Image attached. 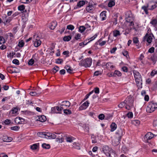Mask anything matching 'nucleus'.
Listing matches in <instances>:
<instances>
[{
	"label": "nucleus",
	"mask_w": 157,
	"mask_h": 157,
	"mask_svg": "<svg viewBox=\"0 0 157 157\" xmlns=\"http://www.w3.org/2000/svg\"><path fill=\"white\" fill-rule=\"evenodd\" d=\"M59 67L57 66H56L52 69V72L54 73H55L57 72L59 70Z\"/></svg>",
	"instance_id": "obj_44"
},
{
	"label": "nucleus",
	"mask_w": 157,
	"mask_h": 157,
	"mask_svg": "<svg viewBox=\"0 0 157 157\" xmlns=\"http://www.w3.org/2000/svg\"><path fill=\"white\" fill-rule=\"evenodd\" d=\"M41 93V92H37L36 91H32L29 93V94L30 95L34 96H39Z\"/></svg>",
	"instance_id": "obj_23"
},
{
	"label": "nucleus",
	"mask_w": 157,
	"mask_h": 157,
	"mask_svg": "<svg viewBox=\"0 0 157 157\" xmlns=\"http://www.w3.org/2000/svg\"><path fill=\"white\" fill-rule=\"evenodd\" d=\"M121 70L124 72H127L128 71V68L126 66H123L122 67Z\"/></svg>",
	"instance_id": "obj_55"
},
{
	"label": "nucleus",
	"mask_w": 157,
	"mask_h": 157,
	"mask_svg": "<svg viewBox=\"0 0 157 157\" xmlns=\"http://www.w3.org/2000/svg\"><path fill=\"white\" fill-rule=\"evenodd\" d=\"M39 146V144H35L30 146V148L32 150L36 149Z\"/></svg>",
	"instance_id": "obj_24"
},
{
	"label": "nucleus",
	"mask_w": 157,
	"mask_h": 157,
	"mask_svg": "<svg viewBox=\"0 0 157 157\" xmlns=\"http://www.w3.org/2000/svg\"><path fill=\"white\" fill-rule=\"evenodd\" d=\"M89 104L90 103L88 101H86L80 106L79 107V109L82 110L86 109L88 106Z\"/></svg>",
	"instance_id": "obj_12"
},
{
	"label": "nucleus",
	"mask_w": 157,
	"mask_h": 157,
	"mask_svg": "<svg viewBox=\"0 0 157 157\" xmlns=\"http://www.w3.org/2000/svg\"><path fill=\"white\" fill-rule=\"evenodd\" d=\"M122 53L124 56H126L127 58L128 56H129L128 52L126 51H125L122 52Z\"/></svg>",
	"instance_id": "obj_62"
},
{
	"label": "nucleus",
	"mask_w": 157,
	"mask_h": 157,
	"mask_svg": "<svg viewBox=\"0 0 157 157\" xmlns=\"http://www.w3.org/2000/svg\"><path fill=\"white\" fill-rule=\"evenodd\" d=\"M51 113H60L59 112H57L56 110V106L52 107L51 108Z\"/></svg>",
	"instance_id": "obj_34"
},
{
	"label": "nucleus",
	"mask_w": 157,
	"mask_h": 157,
	"mask_svg": "<svg viewBox=\"0 0 157 157\" xmlns=\"http://www.w3.org/2000/svg\"><path fill=\"white\" fill-rule=\"evenodd\" d=\"M102 151L107 156L109 157H111V154L114 153L112 149L107 145H105L103 147Z\"/></svg>",
	"instance_id": "obj_4"
},
{
	"label": "nucleus",
	"mask_w": 157,
	"mask_h": 157,
	"mask_svg": "<svg viewBox=\"0 0 157 157\" xmlns=\"http://www.w3.org/2000/svg\"><path fill=\"white\" fill-rule=\"evenodd\" d=\"M73 147L77 149H80V144L78 143H74L73 144Z\"/></svg>",
	"instance_id": "obj_41"
},
{
	"label": "nucleus",
	"mask_w": 157,
	"mask_h": 157,
	"mask_svg": "<svg viewBox=\"0 0 157 157\" xmlns=\"http://www.w3.org/2000/svg\"><path fill=\"white\" fill-rule=\"evenodd\" d=\"M152 36L150 34L147 33L143 38V41H146L148 43L150 44L152 40Z\"/></svg>",
	"instance_id": "obj_8"
},
{
	"label": "nucleus",
	"mask_w": 157,
	"mask_h": 157,
	"mask_svg": "<svg viewBox=\"0 0 157 157\" xmlns=\"http://www.w3.org/2000/svg\"><path fill=\"white\" fill-rule=\"evenodd\" d=\"M151 59L153 62H156L157 60V57L156 56H155L154 55L152 56L151 57Z\"/></svg>",
	"instance_id": "obj_60"
},
{
	"label": "nucleus",
	"mask_w": 157,
	"mask_h": 157,
	"mask_svg": "<svg viewBox=\"0 0 157 157\" xmlns=\"http://www.w3.org/2000/svg\"><path fill=\"white\" fill-rule=\"evenodd\" d=\"M57 22L56 21H52L50 24V28L51 29L53 30L55 29L57 25Z\"/></svg>",
	"instance_id": "obj_21"
},
{
	"label": "nucleus",
	"mask_w": 157,
	"mask_h": 157,
	"mask_svg": "<svg viewBox=\"0 0 157 157\" xmlns=\"http://www.w3.org/2000/svg\"><path fill=\"white\" fill-rule=\"evenodd\" d=\"M114 74L118 76H121V73L118 71H115Z\"/></svg>",
	"instance_id": "obj_61"
},
{
	"label": "nucleus",
	"mask_w": 157,
	"mask_h": 157,
	"mask_svg": "<svg viewBox=\"0 0 157 157\" xmlns=\"http://www.w3.org/2000/svg\"><path fill=\"white\" fill-rule=\"evenodd\" d=\"M24 42L22 40H21L18 42V45L20 47H22L24 46Z\"/></svg>",
	"instance_id": "obj_49"
},
{
	"label": "nucleus",
	"mask_w": 157,
	"mask_h": 157,
	"mask_svg": "<svg viewBox=\"0 0 157 157\" xmlns=\"http://www.w3.org/2000/svg\"><path fill=\"white\" fill-rule=\"evenodd\" d=\"M106 67L107 69L109 70H112L115 67V66L112 65V63L110 62L106 64Z\"/></svg>",
	"instance_id": "obj_16"
},
{
	"label": "nucleus",
	"mask_w": 157,
	"mask_h": 157,
	"mask_svg": "<svg viewBox=\"0 0 157 157\" xmlns=\"http://www.w3.org/2000/svg\"><path fill=\"white\" fill-rule=\"evenodd\" d=\"M34 63V60L33 59H30L28 62V64L29 65H32Z\"/></svg>",
	"instance_id": "obj_52"
},
{
	"label": "nucleus",
	"mask_w": 157,
	"mask_h": 157,
	"mask_svg": "<svg viewBox=\"0 0 157 157\" xmlns=\"http://www.w3.org/2000/svg\"><path fill=\"white\" fill-rule=\"evenodd\" d=\"M105 115L103 114H100L98 116V118L100 120H103L105 118Z\"/></svg>",
	"instance_id": "obj_58"
},
{
	"label": "nucleus",
	"mask_w": 157,
	"mask_h": 157,
	"mask_svg": "<svg viewBox=\"0 0 157 157\" xmlns=\"http://www.w3.org/2000/svg\"><path fill=\"white\" fill-rule=\"evenodd\" d=\"M133 99L131 96H128L124 101L126 105V109L129 110L133 107Z\"/></svg>",
	"instance_id": "obj_2"
},
{
	"label": "nucleus",
	"mask_w": 157,
	"mask_h": 157,
	"mask_svg": "<svg viewBox=\"0 0 157 157\" xmlns=\"http://www.w3.org/2000/svg\"><path fill=\"white\" fill-rule=\"evenodd\" d=\"M157 136V135H155L151 132H147L145 136V137H154Z\"/></svg>",
	"instance_id": "obj_19"
},
{
	"label": "nucleus",
	"mask_w": 157,
	"mask_h": 157,
	"mask_svg": "<svg viewBox=\"0 0 157 157\" xmlns=\"http://www.w3.org/2000/svg\"><path fill=\"white\" fill-rule=\"evenodd\" d=\"M13 63L16 65H18L19 64V61L17 59H14L12 61Z\"/></svg>",
	"instance_id": "obj_56"
},
{
	"label": "nucleus",
	"mask_w": 157,
	"mask_h": 157,
	"mask_svg": "<svg viewBox=\"0 0 157 157\" xmlns=\"http://www.w3.org/2000/svg\"><path fill=\"white\" fill-rule=\"evenodd\" d=\"M61 106L63 107V109H67L70 105L71 103L68 101H63L60 104Z\"/></svg>",
	"instance_id": "obj_10"
},
{
	"label": "nucleus",
	"mask_w": 157,
	"mask_h": 157,
	"mask_svg": "<svg viewBox=\"0 0 157 157\" xmlns=\"http://www.w3.org/2000/svg\"><path fill=\"white\" fill-rule=\"evenodd\" d=\"M125 19L127 22H130L131 21H134V18L131 11H128L126 13Z\"/></svg>",
	"instance_id": "obj_6"
},
{
	"label": "nucleus",
	"mask_w": 157,
	"mask_h": 157,
	"mask_svg": "<svg viewBox=\"0 0 157 157\" xmlns=\"http://www.w3.org/2000/svg\"><path fill=\"white\" fill-rule=\"evenodd\" d=\"M116 134L118 135L119 137H121L123 135V132L122 130L121 129L118 131L116 132Z\"/></svg>",
	"instance_id": "obj_31"
},
{
	"label": "nucleus",
	"mask_w": 157,
	"mask_h": 157,
	"mask_svg": "<svg viewBox=\"0 0 157 157\" xmlns=\"http://www.w3.org/2000/svg\"><path fill=\"white\" fill-rule=\"evenodd\" d=\"M56 107L57 112H59L60 113V111L63 109V107L61 106L60 104H59V106H56Z\"/></svg>",
	"instance_id": "obj_39"
},
{
	"label": "nucleus",
	"mask_w": 157,
	"mask_h": 157,
	"mask_svg": "<svg viewBox=\"0 0 157 157\" xmlns=\"http://www.w3.org/2000/svg\"><path fill=\"white\" fill-rule=\"evenodd\" d=\"M126 116L128 118H132L133 117V114L132 112H129L127 113Z\"/></svg>",
	"instance_id": "obj_50"
},
{
	"label": "nucleus",
	"mask_w": 157,
	"mask_h": 157,
	"mask_svg": "<svg viewBox=\"0 0 157 157\" xmlns=\"http://www.w3.org/2000/svg\"><path fill=\"white\" fill-rule=\"evenodd\" d=\"M118 107L120 108H122L124 107V106L126 108V105L124 101L121 102L118 105Z\"/></svg>",
	"instance_id": "obj_40"
},
{
	"label": "nucleus",
	"mask_w": 157,
	"mask_h": 157,
	"mask_svg": "<svg viewBox=\"0 0 157 157\" xmlns=\"http://www.w3.org/2000/svg\"><path fill=\"white\" fill-rule=\"evenodd\" d=\"M85 4V2L83 0L80 1L78 2L76 6V9L79 8L83 6Z\"/></svg>",
	"instance_id": "obj_15"
},
{
	"label": "nucleus",
	"mask_w": 157,
	"mask_h": 157,
	"mask_svg": "<svg viewBox=\"0 0 157 157\" xmlns=\"http://www.w3.org/2000/svg\"><path fill=\"white\" fill-rule=\"evenodd\" d=\"M157 74V71L153 70L151 72V75L152 76H154L155 75Z\"/></svg>",
	"instance_id": "obj_64"
},
{
	"label": "nucleus",
	"mask_w": 157,
	"mask_h": 157,
	"mask_svg": "<svg viewBox=\"0 0 157 157\" xmlns=\"http://www.w3.org/2000/svg\"><path fill=\"white\" fill-rule=\"evenodd\" d=\"M71 39V36L70 35L65 36L63 37V40L65 41H68Z\"/></svg>",
	"instance_id": "obj_28"
},
{
	"label": "nucleus",
	"mask_w": 157,
	"mask_h": 157,
	"mask_svg": "<svg viewBox=\"0 0 157 157\" xmlns=\"http://www.w3.org/2000/svg\"><path fill=\"white\" fill-rule=\"evenodd\" d=\"M39 121L41 122H44L46 120V118L44 115H42L39 118Z\"/></svg>",
	"instance_id": "obj_32"
},
{
	"label": "nucleus",
	"mask_w": 157,
	"mask_h": 157,
	"mask_svg": "<svg viewBox=\"0 0 157 157\" xmlns=\"http://www.w3.org/2000/svg\"><path fill=\"white\" fill-rule=\"evenodd\" d=\"M121 151L124 153H125L128 151V149L126 147L123 146L122 147Z\"/></svg>",
	"instance_id": "obj_53"
},
{
	"label": "nucleus",
	"mask_w": 157,
	"mask_h": 157,
	"mask_svg": "<svg viewBox=\"0 0 157 157\" xmlns=\"http://www.w3.org/2000/svg\"><path fill=\"white\" fill-rule=\"evenodd\" d=\"M97 36V34L94 35L93 36L91 37L88 40H90L87 43H89L91 41L94 40Z\"/></svg>",
	"instance_id": "obj_57"
},
{
	"label": "nucleus",
	"mask_w": 157,
	"mask_h": 157,
	"mask_svg": "<svg viewBox=\"0 0 157 157\" xmlns=\"http://www.w3.org/2000/svg\"><path fill=\"white\" fill-rule=\"evenodd\" d=\"M133 74L136 83L138 88H141L142 85V79L140 73L137 71H133Z\"/></svg>",
	"instance_id": "obj_1"
},
{
	"label": "nucleus",
	"mask_w": 157,
	"mask_h": 157,
	"mask_svg": "<svg viewBox=\"0 0 157 157\" xmlns=\"http://www.w3.org/2000/svg\"><path fill=\"white\" fill-rule=\"evenodd\" d=\"M21 3H29L32 1V0H20Z\"/></svg>",
	"instance_id": "obj_47"
},
{
	"label": "nucleus",
	"mask_w": 157,
	"mask_h": 157,
	"mask_svg": "<svg viewBox=\"0 0 157 157\" xmlns=\"http://www.w3.org/2000/svg\"><path fill=\"white\" fill-rule=\"evenodd\" d=\"M93 6L92 5H90L86 7V10L88 12H91L93 10Z\"/></svg>",
	"instance_id": "obj_22"
},
{
	"label": "nucleus",
	"mask_w": 157,
	"mask_h": 157,
	"mask_svg": "<svg viewBox=\"0 0 157 157\" xmlns=\"http://www.w3.org/2000/svg\"><path fill=\"white\" fill-rule=\"evenodd\" d=\"M13 17L11 16L10 17H8L6 16L4 18V23L6 24L9 23L12 19Z\"/></svg>",
	"instance_id": "obj_17"
},
{
	"label": "nucleus",
	"mask_w": 157,
	"mask_h": 157,
	"mask_svg": "<svg viewBox=\"0 0 157 157\" xmlns=\"http://www.w3.org/2000/svg\"><path fill=\"white\" fill-rule=\"evenodd\" d=\"M101 40L100 39L98 41L99 44L101 46H102L104 45H105L106 43V41H103L102 42H101Z\"/></svg>",
	"instance_id": "obj_37"
},
{
	"label": "nucleus",
	"mask_w": 157,
	"mask_h": 157,
	"mask_svg": "<svg viewBox=\"0 0 157 157\" xmlns=\"http://www.w3.org/2000/svg\"><path fill=\"white\" fill-rule=\"evenodd\" d=\"M19 129L20 127L17 126H13L10 127V129L11 130L14 131H17Z\"/></svg>",
	"instance_id": "obj_42"
},
{
	"label": "nucleus",
	"mask_w": 157,
	"mask_h": 157,
	"mask_svg": "<svg viewBox=\"0 0 157 157\" xmlns=\"http://www.w3.org/2000/svg\"><path fill=\"white\" fill-rule=\"evenodd\" d=\"M92 60L90 58H87L81 61L80 64L86 67H90L92 64Z\"/></svg>",
	"instance_id": "obj_5"
},
{
	"label": "nucleus",
	"mask_w": 157,
	"mask_h": 157,
	"mask_svg": "<svg viewBox=\"0 0 157 157\" xmlns=\"http://www.w3.org/2000/svg\"><path fill=\"white\" fill-rule=\"evenodd\" d=\"M75 28L74 26L72 25H69L67 26V29L72 30H73Z\"/></svg>",
	"instance_id": "obj_48"
},
{
	"label": "nucleus",
	"mask_w": 157,
	"mask_h": 157,
	"mask_svg": "<svg viewBox=\"0 0 157 157\" xmlns=\"http://www.w3.org/2000/svg\"><path fill=\"white\" fill-rule=\"evenodd\" d=\"M21 120H23V118L20 117H17L15 119V122L16 123L20 124V121Z\"/></svg>",
	"instance_id": "obj_27"
},
{
	"label": "nucleus",
	"mask_w": 157,
	"mask_h": 157,
	"mask_svg": "<svg viewBox=\"0 0 157 157\" xmlns=\"http://www.w3.org/2000/svg\"><path fill=\"white\" fill-rule=\"evenodd\" d=\"M115 5V2L113 0H110L108 4L109 7H111L114 6Z\"/></svg>",
	"instance_id": "obj_26"
},
{
	"label": "nucleus",
	"mask_w": 157,
	"mask_h": 157,
	"mask_svg": "<svg viewBox=\"0 0 157 157\" xmlns=\"http://www.w3.org/2000/svg\"><path fill=\"white\" fill-rule=\"evenodd\" d=\"M121 138H114L112 140V144L113 145L116 146L117 145L120 143Z\"/></svg>",
	"instance_id": "obj_13"
},
{
	"label": "nucleus",
	"mask_w": 157,
	"mask_h": 157,
	"mask_svg": "<svg viewBox=\"0 0 157 157\" xmlns=\"http://www.w3.org/2000/svg\"><path fill=\"white\" fill-rule=\"evenodd\" d=\"M85 29V27L84 26H80L79 28L78 31L82 33L84 32Z\"/></svg>",
	"instance_id": "obj_38"
},
{
	"label": "nucleus",
	"mask_w": 157,
	"mask_h": 157,
	"mask_svg": "<svg viewBox=\"0 0 157 157\" xmlns=\"http://www.w3.org/2000/svg\"><path fill=\"white\" fill-rule=\"evenodd\" d=\"M63 138H56V141L59 143H61L63 141Z\"/></svg>",
	"instance_id": "obj_51"
},
{
	"label": "nucleus",
	"mask_w": 157,
	"mask_h": 157,
	"mask_svg": "<svg viewBox=\"0 0 157 157\" xmlns=\"http://www.w3.org/2000/svg\"><path fill=\"white\" fill-rule=\"evenodd\" d=\"M121 35L120 32L119 31L116 30L113 31V36H114L116 37L118 36H119Z\"/></svg>",
	"instance_id": "obj_25"
},
{
	"label": "nucleus",
	"mask_w": 157,
	"mask_h": 157,
	"mask_svg": "<svg viewBox=\"0 0 157 157\" xmlns=\"http://www.w3.org/2000/svg\"><path fill=\"white\" fill-rule=\"evenodd\" d=\"M52 133L46 132H39L37 133V136L40 137H44L47 136L51 137Z\"/></svg>",
	"instance_id": "obj_7"
},
{
	"label": "nucleus",
	"mask_w": 157,
	"mask_h": 157,
	"mask_svg": "<svg viewBox=\"0 0 157 157\" xmlns=\"http://www.w3.org/2000/svg\"><path fill=\"white\" fill-rule=\"evenodd\" d=\"M63 62V60L61 59L58 58L56 60V63L57 64H61Z\"/></svg>",
	"instance_id": "obj_54"
},
{
	"label": "nucleus",
	"mask_w": 157,
	"mask_h": 157,
	"mask_svg": "<svg viewBox=\"0 0 157 157\" xmlns=\"http://www.w3.org/2000/svg\"><path fill=\"white\" fill-rule=\"evenodd\" d=\"M6 42L4 38L2 36H0V44H4Z\"/></svg>",
	"instance_id": "obj_43"
},
{
	"label": "nucleus",
	"mask_w": 157,
	"mask_h": 157,
	"mask_svg": "<svg viewBox=\"0 0 157 157\" xmlns=\"http://www.w3.org/2000/svg\"><path fill=\"white\" fill-rule=\"evenodd\" d=\"M11 111L12 112V113H16L18 111V109L17 108L14 107L11 109Z\"/></svg>",
	"instance_id": "obj_59"
},
{
	"label": "nucleus",
	"mask_w": 157,
	"mask_h": 157,
	"mask_svg": "<svg viewBox=\"0 0 157 157\" xmlns=\"http://www.w3.org/2000/svg\"><path fill=\"white\" fill-rule=\"evenodd\" d=\"M56 134L52 133L51 137H70L68 136H66L65 135L62 133H55Z\"/></svg>",
	"instance_id": "obj_11"
},
{
	"label": "nucleus",
	"mask_w": 157,
	"mask_h": 157,
	"mask_svg": "<svg viewBox=\"0 0 157 157\" xmlns=\"http://www.w3.org/2000/svg\"><path fill=\"white\" fill-rule=\"evenodd\" d=\"M110 127L111 128V131L113 132L117 128V125L115 123H112L111 124Z\"/></svg>",
	"instance_id": "obj_20"
},
{
	"label": "nucleus",
	"mask_w": 157,
	"mask_h": 157,
	"mask_svg": "<svg viewBox=\"0 0 157 157\" xmlns=\"http://www.w3.org/2000/svg\"><path fill=\"white\" fill-rule=\"evenodd\" d=\"M2 140L4 142H9L11 141L12 140H14L13 138H2Z\"/></svg>",
	"instance_id": "obj_29"
},
{
	"label": "nucleus",
	"mask_w": 157,
	"mask_h": 157,
	"mask_svg": "<svg viewBox=\"0 0 157 157\" xmlns=\"http://www.w3.org/2000/svg\"><path fill=\"white\" fill-rule=\"evenodd\" d=\"M42 146L43 148L46 149H49L50 147V146L49 144H46L45 143L43 144Z\"/></svg>",
	"instance_id": "obj_35"
},
{
	"label": "nucleus",
	"mask_w": 157,
	"mask_h": 157,
	"mask_svg": "<svg viewBox=\"0 0 157 157\" xmlns=\"http://www.w3.org/2000/svg\"><path fill=\"white\" fill-rule=\"evenodd\" d=\"M133 42L134 44H136V46H137V44H138L139 43L138 38L136 37H134L133 38Z\"/></svg>",
	"instance_id": "obj_30"
},
{
	"label": "nucleus",
	"mask_w": 157,
	"mask_h": 157,
	"mask_svg": "<svg viewBox=\"0 0 157 157\" xmlns=\"http://www.w3.org/2000/svg\"><path fill=\"white\" fill-rule=\"evenodd\" d=\"M33 42L34 46L36 47H38L41 44V41L40 40L39 37L38 36L36 37V39H34L33 40Z\"/></svg>",
	"instance_id": "obj_9"
},
{
	"label": "nucleus",
	"mask_w": 157,
	"mask_h": 157,
	"mask_svg": "<svg viewBox=\"0 0 157 157\" xmlns=\"http://www.w3.org/2000/svg\"><path fill=\"white\" fill-rule=\"evenodd\" d=\"M157 108V103L153 101H150L146 108V111L147 113H151L154 112Z\"/></svg>",
	"instance_id": "obj_3"
},
{
	"label": "nucleus",
	"mask_w": 157,
	"mask_h": 157,
	"mask_svg": "<svg viewBox=\"0 0 157 157\" xmlns=\"http://www.w3.org/2000/svg\"><path fill=\"white\" fill-rule=\"evenodd\" d=\"M148 4H147L146 6H144L141 7V9L144 10L145 13L147 15L148 13V10H149L148 9L149 8H148Z\"/></svg>",
	"instance_id": "obj_18"
},
{
	"label": "nucleus",
	"mask_w": 157,
	"mask_h": 157,
	"mask_svg": "<svg viewBox=\"0 0 157 157\" xmlns=\"http://www.w3.org/2000/svg\"><path fill=\"white\" fill-rule=\"evenodd\" d=\"M18 9L19 10L21 11L22 12H24L25 9V6L24 5H21L18 7Z\"/></svg>",
	"instance_id": "obj_33"
},
{
	"label": "nucleus",
	"mask_w": 157,
	"mask_h": 157,
	"mask_svg": "<svg viewBox=\"0 0 157 157\" xmlns=\"http://www.w3.org/2000/svg\"><path fill=\"white\" fill-rule=\"evenodd\" d=\"M106 11H103L100 14V18L101 21L105 20L106 19Z\"/></svg>",
	"instance_id": "obj_14"
},
{
	"label": "nucleus",
	"mask_w": 157,
	"mask_h": 157,
	"mask_svg": "<svg viewBox=\"0 0 157 157\" xmlns=\"http://www.w3.org/2000/svg\"><path fill=\"white\" fill-rule=\"evenodd\" d=\"M81 35L80 33H77L76 34L75 38L76 40H78L81 39Z\"/></svg>",
	"instance_id": "obj_45"
},
{
	"label": "nucleus",
	"mask_w": 157,
	"mask_h": 157,
	"mask_svg": "<svg viewBox=\"0 0 157 157\" xmlns=\"http://www.w3.org/2000/svg\"><path fill=\"white\" fill-rule=\"evenodd\" d=\"M63 110L64 113L66 115L70 114L72 113L71 111L69 109H64Z\"/></svg>",
	"instance_id": "obj_36"
},
{
	"label": "nucleus",
	"mask_w": 157,
	"mask_h": 157,
	"mask_svg": "<svg viewBox=\"0 0 157 157\" xmlns=\"http://www.w3.org/2000/svg\"><path fill=\"white\" fill-rule=\"evenodd\" d=\"M11 122V121L10 120L7 119L5 121L4 123L5 124L8 125Z\"/></svg>",
	"instance_id": "obj_63"
},
{
	"label": "nucleus",
	"mask_w": 157,
	"mask_h": 157,
	"mask_svg": "<svg viewBox=\"0 0 157 157\" xmlns=\"http://www.w3.org/2000/svg\"><path fill=\"white\" fill-rule=\"evenodd\" d=\"M150 23L153 25H155L157 24V20L156 19H152Z\"/></svg>",
	"instance_id": "obj_46"
}]
</instances>
